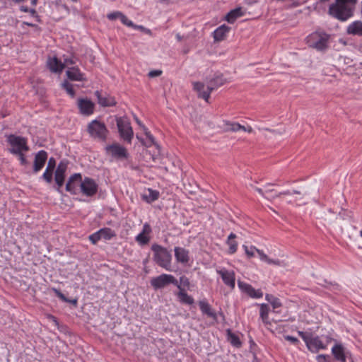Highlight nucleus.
<instances>
[{"label":"nucleus","instance_id":"1","mask_svg":"<svg viewBox=\"0 0 362 362\" xmlns=\"http://www.w3.org/2000/svg\"><path fill=\"white\" fill-rule=\"evenodd\" d=\"M357 0H335L329 6L328 14L332 18L344 22L354 16Z\"/></svg>","mask_w":362,"mask_h":362},{"label":"nucleus","instance_id":"2","mask_svg":"<svg viewBox=\"0 0 362 362\" xmlns=\"http://www.w3.org/2000/svg\"><path fill=\"white\" fill-rule=\"evenodd\" d=\"M153 252V260L155 263L168 271H171L172 255L167 248L154 243L151 245Z\"/></svg>","mask_w":362,"mask_h":362},{"label":"nucleus","instance_id":"3","mask_svg":"<svg viewBox=\"0 0 362 362\" xmlns=\"http://www.w3.org/2000/svg\"><path fill=\"white\" fill-rule=\"evenodd\" d=\"M298 334L305 343L308 349L312 353H317L320 350L327 349V344H325L320 337L313 336L311 332L298 331Z\"/></svg>","mask_w":362,"mask_h":362},{"label":"nucleus","instance_id":"4","mask_svg":"<svg viewBox=\"0 0 362 362\" xmlns=\"http://www.w3.org/2000/svg\"><path fill=\"white\" fill-rule=\"evenodd\" d=\"M116 124L120 138L127 144H132L134 131L127 117H116Z\"/></svg>","mask_w":362,"mask_h":362},{"label":"nucleus","instance_id":"5","mask_svg":"<svg viewBox=\"0 0 362 362\" xmlns=\"http://www.w3.org/2000/svg\"><path fill=\"white\" fill-rule=\"evenodd\" d=\"M87 132L92 138L101 141H105L109 134L105 124L96 119L88 123Z\"/></svg>","mask_w":362,"mask_h":362},{"label":"nucleus","instance_id":"6","mask_svg":"<svg viewBox=\"0 0 362 362\" xmlns=\"http://www.w3.org/2000/svg\"><path fill=\"white\" fill-rule=\"evenodd\" d=\"M5 136L6 137V142L11 146V148L8 151L11 154L29 151L30 148L28 145L27 138L13 134H8Z\"/></svg>","mask_w":362,"mask_h":362},{"label":"nucleus","instance_id":"7","mask_svg":"<svg viewBox=\"0 0 362 362\" xmlns=\"http://www.w3.org/2000/svg\"><path fill=\"white\" fill-rule=\"evenodd\" d=\"M329 37V35L326 33L315 32L308 37V42L310 47L322 51L328 47Z\"/></svg>","mask_w":362,"mask_h":362},{"label":"nucleus","instance_id":"8","mask_svg":"<svg viewBox=\"0 0 362 362\" xmlns=\"http://www.w3.org/2000/svg\"><path fill=\"white\" fill-rule=\"evenodd\" d=\"M169 284L176 286L179 284L177 279L171 274H162L151 280V285L156 290L163 288Z\"/></svg>","mask_w":362,"mask_h":362},{"label":"nucleus","instance_id":"9","mask_svg":"<svg viewBox=\"0 0 362 362\" xmlns=\"http://www.w3.org/2000/svg\"><path fill=\"white\" fill-rule=\"evenodd\" d=\"M83 178L79 173L71 175L66 184L65 189L72 195H76L80 192Z\"/></svg>","mask_w":362,"mask_h":362},{"label":"nucleus","instance_id":"10","mask_svg":"<svg viewBox=\"0 0 362 362\" xmlns=\"http://www.w3.org/2000/svg\"><path fill=\"white\" fill-rule=\"evenodd\" d=\"M98 188L99 186L94 179L85 177L80 188V192L86 197H93L98 193Z\"/></svg>","mask_w":362,"mask_h":362},{"label":"nucleus","instance_id":"11","mask_svg":"<svg viewBox=\"0 0 362 362\" xmlns=\"http://www.w3.org/2000/svg\"><path fill=\"white\" fill-rule=\"evenodd\" d=\"M105 150L117 159H127L129 157L127 149L117 143L107 145Z\"/></svg>","mask_w":362,"mask_h":362},{"label":"nucleus","instance_id":"12","mask_svg":"<svg viewBox=\"0 0 362 362\" xmlns=\"http://www.w3.org/2000/svg\"><path fill=\"white\" fill-rule=\"evenodd\" d=\"M48 158V153L45 150L39 151L35 156L32 173L37 174L45 166Z\"/></svg>","mask_w":362,"mask_h":362},{"label":"nucleus","instance_id":"13","mask_svg":"<svg viewBox=\"0 0 362 362\" xmlns=\"http://www.w3.org/2000/svg\"><path fill=\"white\" fill-rule=\"evenodd\" d=\"M77 106L79 112L86 116L93 114L95 110V104L90 99L80 98L77 100Z\"/></svg>","mask_w":362,"mask_h":362},{"label":"nucleus","instance_id":"14","mask_svg":"<svg viewBox=\"0 0 362 362\" xmlns=\"http://www.w3.org/2000/svg\"><path fill=\"white\" fill-rule=\"evenodd\" d=\"M152 228L148 223L143 225L142 230L135 237V241L141 246L148 245L151 240Z\"/></svg>","mask_w":362,"mask_h":362},{"label":"nucleus","instance_id":"15","mask_svg":"<svg viewBox=\"0 0 362 362\" xmlns=\"http://www.w3.org/2000/svg\"><path fill=\"white\" fill-rule=\"evenodd\" d=\"M94 95L97 98L98 104L102 107H114L116 106L117 103L115 98L107 93L103 94L101 91L96 90L95 91Z\"/></svg>","mask_w":362,"mask_h":362},{"label":"nucleus","instance_id":"16","mask_svg":"<svg viewBox=\"0 0 362 362\" xmlns=\"http://www.w3.org/2000/svg\"><path fill=\"white\" fill-rule=\"evenodd\" d=\"M217 273L221 276L225 285L233 289L235 286V274L233 270H228L225 268L217 270Z\"/></svg>","mask_w":362,"mask_h":362},{"label":"nucleus","instance_id":"17","mask_svg":"<svg viewBox=\"0 0 362 362\" xmlns=\"http://www.w3.org/2000/svg\"><path fill=\"white\" fill-rule=\"evenodd\" d=\"M66 74L67 78L72 81H86V78L85 77V74L82 73L80 69L78 66H71L69 67L66 71Z\"/></svg>","mask_w":362,"mask_h":362},{"label":"nucleus","instance_id":"18","mask_svg":"<svg viewBox=\"0 0 362 362\" xmlns=\"http://www.w3.org/2000/svg\"><path fill=\"white\" fill-rule=\"evenodd\" d=\"M175 257L177 262L186 265L190 260L189 252L181 247H175L174 249Z\"/></svg>","mask_w":362,"mask_h":362},{"label":"nucleus","instance_id":"19","mask_svg":"<svg viewBox=\"0 0 362 362\" xmlns=\"http://www.w3.org/2000/svg\"><path fill=\"white\" fill-rule=\"evenodd\" d=\"M204 84L202 82H194L193 83V89L197 92L198 98L204 99L206 102H209V99L210 98L211 93L213 91L209 89V87L207 86L206 90H204Z\"/></svg>","mask_w":362,"mask_h":362},{"label":"nucleus","instance_id":"20","mask_svg":"<svg viewBox=\"0 0 362 362\" xmlns=\"http://www.w3.org/2000/svg\"><path fill=\"white\" fill-rule=\"evenodd\" d=\"M47 65L53 73H61L64 68V64L57 57H49Z\"/></svg>","mask_w":362,"mask_h":362},{"label":"nucleus","instance_id":"21","mask_svg":"<svg viewBox=\"0 0 362 362\" xmlns=\"http://www.w3.org/2000/svg\"><path fill=\"white\" fill-rule=\"evenodd\" d=\"M230 30V28L225 24L218 27L213 33L214 42H221L225 40Z\"/></svg>","mask_w":362,"mask_h":362},{"label":"nucleus","instance_id":"22","mask_svg":"<svg viewBox=\"0 0 362 362\" xmlns=\"http://www.w3.org/2000/svg\"><path fill=\"white\" fill-rule=\"evenodd\" d=\"M227 82L228 81L226 78L223 77V74H216L214 76L209 80L207 86L209 87L210 90H214Z\"/></svg>","mask_w":362,"mask_h":362},{"label":"nucleus","instance_id":"23","mask_svg":"<svg viewBox=\"0 0 362 362\" xmlns=\"http://www.w3.org/2000/svg\"><path fill=\"white\" fill-rule=\"evenodd\" d=\"M199 306L202 314L217 320L216 313L211 309V305L206 300L199 301Z\"/></svg>","mask_w":362,"mask_h":362},{"label":"nucleus","instance_id":"24","mask_svg":"<svg viewBox=\"0 0 362 362\" xmlns=\"http://www.w3.org/2000/svg\"><path fill=\"white\" fill-rule=\"evenodd\" d=\"M346 33L362 37V21H355L349 24L346 28Z\"/></svg>","mask_w":362,"mask_h":362},{"label":"nucleus","instance_id":"25","mask_svg":"<svg viewBox=\"0 0 362 362\" xmlns=\"http://www.w3.org/2000/svg\"><path fill=\"white\" fill-rule=\"evenodd\" d=\"M245 15V12L243 11L241 7H237L234 9L230 10L225 16V20L233 24L235 22V21Z\"/></svg>","mask_w":362,"mask_h":362},{"label":"nucleus","instance_id":"26","mask_svg":"<svg viewBox=\"0 0 362 362\" xmlns=\"http://www.w3.org/2000/svg\"><path fill=\"white\" fill-rule=\"evenodd\" d=\"M177 287L180 290L177 293L179 301L182 304L192 305L194 303V298L191 296L188 295L185 291V289L181 287L180 285L178 284Z\"/></svg>","mask_w":362,"mask_h":362},{"label":"nucleus","instance_id":"27","mask_svg":"<svg viewBox=\"0 0 362 362\" xmlns=\"http://www.w3.org/2000/svg\"><path fill=\"white\" fill-rule=\"evenodd\" d=\"M69 161L67 159H62L58 163L54 172V177L66 178V173L68 168Z\"/></svg>","mask_w":362,"mask_h":362},{"label":"nucleus","instance_id":"28","mask_svg":"<svg viewBox=\"0 0 362 362\" xmlns=\"http://www.w3.org/2000/svg\"><path fill=\"white\" fill-rule=\"evenodd\" d=\"M237 238V235L233 233H230V235L228 237V239L226 240V245H228V253L229 255H233L238 250V242L235 240Z\"/></svg>","mask_w":362,"mask_h":362},{"label":"nucleus","instance_id":"29","mask_svg":"<svg viewBox=\"0 0 362 362\" xmlns=\"http://www.w3.org/2000/svg\"><path fill=\"white\" fill-rule=\"evenodd\" d=\"M332 352L334 358L341 361L346 362V358L344 354V347L341 344H336L332 349Z\"/></svg>","mask_w":362,"mask_h":362},{"label":"nucleus","instance_id":"30","mask_svg":"<svg viewBox=\"0 0 362 362\" xmlns=\"http://www.w3.org/2000/svg\"><path fill=\"white\" fill-rule=\"evenodd\" d=\"M148 194H142L141 199L143 201L151 204L152 202L158 200L160 197V192L158 190L148 188L147 189Z\"/></svg>","mask_w":362,"mask_h":362},{"label":"nucleus","instance_id":"31","mask_svg":"<svg viewBox=\"0 0 362 362\" xmlns=\"http://www.w3.org/2000/svg\"><path fill=\"white\" fill-rule=\"evenodd\" d=\"M226 337L228 341H229L233 346L236 348H240L242 346L243 344L240 337L233 333L231 329H226Z\"/></svg>","mask_w":362,"mask_h":362},{"label":"nucleus","instance_id":"32","mask_svg":"<svg viewBox=\"0 0 362 362\" xmlns=\"http://www.w3.org/2000/svg\"><path fill=\"white\" fill-rule=\"evenodd\" d=\"M143 129H144V134L146 136V139H148V141L147 142H145L144 139H142L141 137H140L139 135H136V138L141 142V144L146 146V147H149V146H156L157 145L156 141H155V138L153 137V136L151 134V132L148 130V129L145 127V126H143Z\"/></svg>","mask_w":362,"mask_h":362},{"label":"nucleus","instance_id":"33","mask_svg":"<svg viewBox=\"0 0 362 362\" xmlns=\"http://www.w3.org/2000/svg\"><path fill=\"white\" fill-rule=\"evenodd\" d=\"M50 291L54 292L55 296L57 298H59L62 302L69 303H71V305H74L75 307H77V305H78V299L77 298L69 299L67 297H66L64 293H62L60 290H59L56 288H54V287L51 288Z\"/></svg>","mask_w":362,"mask_h":362},{"label":"nucleus","instance_id":"34","mask_svg":"<svg viewBox=\"0 0 362 362\" xmlns=\"http://www.w3.org/2000/svg\"><path fill=\"white\" fill-rule=\"evenodd\" d=\"M269 306L266 303L260 304V310H259V315L262 322L265 325H270V322L269 320Z\"/></svg>","mask_w":362,"mask_h":362},{"label":"nucleus","instance_id":"35","mask_svg":"<svg viewBox=\"0 0 362 362\" xmlns=\"http://www.w3.org/2000/svg\"><path fill=\"white\" fill-rule=\"evenodd\" d=\"M101 239L110 240L116 237V233L110 228H103L99 230Z\"/></svg>","mask_w":362,"mask_h":362},{"label":"nucleus","instance_id":"36","mask_svg":"<svg viewBox=\"0 0 362 362\" xmlns=\"http://www.w3.org/2000/svg\"><path fill=\"white\" fill-rule=\"evenodd\" d=\"M238 285L239 288L243 293H246L250 297H251L252 296L253 293L255 292V288H253L252 286V285H250L247 283H245V282H243L241 281H238Z\"/></svg>","mask_w":362,"mask_h":362},{"label":"nucleus","instance_id":"37","mask_svg":"<svg viewBox=\"0 0 362 362\" xmlns=\"http://www.w3.org/2000/svg\"><path fill=\"white\" fill-rule=\"evenodd\" d=\"M257 252L262 261L266 262L269 264H274L278 266L281 265V261L279 259H270L266 254L264 253L262 250L257 249Z\"/></svg>","mask_w":362,"mask_h":362},{"label":"nucleus","instance_id":"38","mask_svg":"<svg viewBox=\"0 0 362 362\" xmlns=\"http://www.w3.org/2000/svg\"><path fill=\"white\" fill-rule=\"evenodd\" d=\"M265 299L272 305L273 309H276L282 306L280 300L272 294L267 293Z\"/></svg>","mask_w":362,"mask_h":362},{"label":"nucleus","instance_id":"39","mask_svg":"<svg viewBox=\"0 0 362 362\" xmlns=\"http://www.w3.org/2000/svg\"><path fill=\"white\" fill-rule=\"evenodd\" d=\"M224 124L226 126V127H225L226 132H235L238 131V127H240V124L238 122L226 120V121H224Z\"/></svg>","mask_w":362,"mask_h":362},{"label":"nucleus","instance_id":"40","mask_svg":"<svg viewBox=\"0 0 362 362\" xmlns=\"http://www.w3.org/2000/svg\"><path fill=\"white\" fill-rule=\"evenodd\" d=\"M63 88L66 91V93L71 97L74 98L76 95V91L74 88V86L71 83H70L67 81H64L62 84Z\"/></svg>","mask_w":362,"mask_h":362},{"label":"nucleus","instance_id":"41","mask_svg":"<svg viewBox=\"0 0 362 362\" xmlns=\"http://www.w3.org/2000/svg\"><path fill=\"white\" fill-rule=\"evenodd\" d=\"M54 170L48 169L46 168L45 171L42 175V179H43L46 182L51 183L53 180V173Z\"/></svg>","mask_w":362,"mask_h":362},{"label":"nucleus","instance_id":"42","mask_svg":"<svg viewBox=\"0 0 362 362\" xmlns=\"http://www.w3.org/2000/svg\"><path fill=\"white\" fill-rule=\"evenodd\" d=\"M24 152L25 151H21L20 153H16L13 154L18 156L21 166H26L29 163Z\"/></svg>","mask_w":362,"mask_h":362},{"label":"nucleus","instance_id":"43","mask_svg":"<svg viewBox=\"0 0 362 362\" xmlns=\"http://www.w3.org/2000/svg\"><path fill=\"white\" fill-rule=\"evenodd\" d=\"M243 247L244 248L245 254L249 259L255 256V252H257V248L255 246H251L250 248H248L247 245H244Z\"/></svg>","mask_w":362,"mask_h":362},{"label":"nucleus","instance_id":"44","mask_svg":"<svg viewBox=\"0 0 362 362\" xmlns=\"http://www.w3.org/2000/svg\"><path fill=\"white\" fill-rule=\"evenodd\" d=\"M179 285L182 287V286L185 288H187V289H189L190 282L189 279L186 276H182L180 277V283L178 282Z\"/></svg>","mask_w":362,"mask_h":362},{"label":"nucleus","instance_id":"45","mask_svg":"<svg viewBox=\"0 0 362 362\" xmlns=\"http://www.w3.org/2000/svg\"><path fill=\"white\" fill-rule=\"evenodd\" d=\"M122 15L123 13L120 11H114L108 13L107 18L110 21H115L117 18L121 20Z\"/></svg>","mask_w":362,"mask_h":362},{"label":"nucleus","instance_id":"46","mask_svg":"<svg viewBox=\"0 0 362 362\" xmlns=\"http://www.w3.org/2000/svg\"><path fill=\"white\" fill-rule=\"evenodd\" d=\"M100 239L101 236L99 230L89 236V240L93 245H95Z\"/></svg>","mask_w":362,"mask_h":362},{"label":"nucleus","instance_id":"47","mask_svg":"<svg viewBox=\"0 0 362 362\" xmlns=\"http://www.w3.org/2000/svg\"><path fill=\"white\" fill-rule=\"evenodd\" d=\"M120 21L124 25L132 28H134L136 25L131 20H129L124 13Z\"/></svg>","mask_w":362,"mask_h":362},{"label":"nucleus","instance_id":"48","mask_svg":"<svg viewBox=\"0 0 362 362\" xmlns=\"http://www.w3.org/2000/svg\"><path fill=\"white\" fill-rule=\"evenodd\" d=\"M54 181H55V183L57 185V190L59 192H62L61 188L63 187V185L64 184L65 179L57 177H54Z\"/></svg>","mask_w":362,"mask_h":362},{"label":"nucleus","instance_id":"49","mask_svg":"<svg viewBox=\"0 0 362 362\" xmlns=\"http://www.w3.org/2000/svg\"><path fill=\"white\" fill-rule=\"evenodd\" d=\"M316 360L317 362H332L330 356L326 354H320L317 356Z\"/></svg>","mask_w":362,"mask_h":362},{"label":"nucleus","instance_id":"50","mask_svg":"<svg viewBox=\"0 0 362 362\" xmlns=\"http://www.w3.org/2000/svg\"><path fill=\"white\" fill-rule=\"evenodd\" d=\"M28 13L30 14V16L32 17H33L35 19L36 22H37L39 23H42L40 16L38 15L37 12L36 11V10L35 8H30Z\"/></svg>","mask_w":362,"mask_h":362},{"label":"nucleus","instance_id":"51","mask_svg":"<svg viewBox=\"0 0 362 362\" xmlns=\"http://www.w3.org/2000/svg\"><path fill=\"white\" fill-rule=\"evenodd\" d=\"M285 340L290 341L292 344L297 346L300 343V341L295 337L290 335H284Z\"/></svg>","mask_w":362,"mask_h":362},{"label":"nucleus","instance_id":"52","mask_svg":"<svg viewBox=\"0 0 362 362\" xmlns=\"http://www.w3.org/2000/svg\"><path fill=\"white\" fill-rule=\"evenodd\" d=\"M55 167H56V160L54 158L51 157L48 160L47 168L48 169L54 170Z\"/></svg>","mask_w":362,"mask_h":362},{"label":"nucleus","instance_id":"53","mask_svg":"<svg viewBox=\"0 0 362 362\" xmlns=\"http://www.w3.org/2000/svg\"><path fill=\"white\" fill-rule=\"evenodd\" d=\"M134 28L136 29V30H139L145 33L146 34H148V35L151 34V30L150 29L146 28L143 25H135Z\"/></svg>","mask_w":362,"mask_h":362},{"label":"nucleus","instance_id":"54","mask_svg":"<svg viewBox=\"0 0 362 362\" xmlns=\"http://www.w3.org/2000/svg\"><path fill=\"white\" fill-rule=\"evenodd\" d=\"M263 296V292L261 289H255L252 296L250 297L252 298H260Z\"/></svg>","mask_w":362,"mask_h":362},{"label":"nucleus","instance_id":"55","mask_svg":"<svg viewBox=\"0 0 362 362\" xmlns=\"http://www.w3.org/2000/svg\"><path fill=\"white\" fill-rule=\"evenodd\" d=\"M161 74H162L161 70H152L148 73V76L151 78H153V77L159 76Z\"/></svg>","mask_w":362,"mask_h":362},{"label":"nucleus","instance_id":"56","mask_svg":"<svg viewBox=\"0 0 362 362\" xmlns=\"http://www.w3.org/2000/svg\"><path fill=\"white\" fill-rule=\"evenodd\" d=\"M23 24L27 26L31 27V28H34L36 30H40V28L37 24H35V23H29V22L24 21V22H23Z\"/></svg>","mask_w":362,"mask_h":362},{"label":"nucleus","instance_id":"57","mask_svg":"<svg viewBox=\"0 0 362 362\" xmlns=\"http://www.w3.org/2000/svg\"><path fill=\"white\" fill-rule=\"evenodd\" d=\"M64 63L67 64H71V65H73L76 62L75 61L71 59V58H67V59H64Z\"/></svg>","mask_w":362,"mask_h":362},{"label":"nucleus","instance_id":"58","mask_svg":"<svg viewBox=\"0 0 362 362\" xmlns=\"http://www.w3.org/2000/svg\"><path fill=\"white\" fill-rule=\"evenodd\" d=\"M291 194H292L291 192L289 190H286V191H284V192L279 193L278 194L276 195V197H280L281 195H291Z\"/></svg>","mask_w":362,"mask_h":362},{"label":"nucleus","instance_id":"59","mask_svg":"<svg viewBox=\"0 0 362 362\" xmlns=\"http://www.w3.org/2000/svg\"><path fill=\"white\" fill-rule=\"evenodd\" d=\"M20 10L21 11H23V12H25V13H28L29 12V10H30V8H28V6H21L20 7Z\"/></svg>","mask_w":362,"mask_h":362},{"label":"nucleus","instance_id":"60","mask_svg":"<svg viewBox=\"0 0 362 362\" xmlns=\"http://www.w3.org/2000/svg\"><path fill=\"white\" fill-rule=\"evenodd\" d=\"M255 189H256V191H257V192H258L260 194H262V195H264V194H265V192H264V189H263L256 187V188H255Z\"/></svg>","mask_w":362,"mask_h":362},{"label":"nucleus","instance_id":"61","mask_svg":"<svg viewBox=\"0 0 362 362\" xmlns=\"http://www.w3.org/2000/svg\"><path fill=\"white\" fill-rule=\"evenodd\" d=\"M175 37L177 41L179 42H180L183 39V37L181 36L179 33H177Z\"/></svg>","mask_w":362,"mask_h":362},{"label":"nucleus","instance_id":"62","mask_svg":"<svg viewBox=\"0 0 362 362\" xmlns=\"http://www.w3.org/2000/svg\"><path fill=\"white\" fill-rule=\"evenodd\" d=\"M327 343H329L333 339L330 336H325Z\"/></svg>","mask_w":362,"mask_h":362},{"label":"nucleus","instance_id":"63","mask_svg":"<svg viewBox=\"0 0 362 362\" xmlns=\"http://www.w3.org/2000/svg\"><path fill=\"white\" fill-rule=\"evenodd\" d=\"M273 191H274V189H272L267 188V189H265L264 192H265V194H269V193L272 192Z\"/></svg>","mask_w":362,"mask_h":362},{"label":"nucleus","instance_id":"64","mask_svg":"<svg viewBox=\"0 0 362 362\" xmlns=\"http://www.w3.org/2000/svg\"><path fill=\"white\" fill-rule=\"evenodd\" d=\"M245 132H247L249 133H252L253 132V129H252V128L250 126H248L247 127H246V131Z\"/></svg>","mask_w":362,"mask_h":362}]
</instances>
